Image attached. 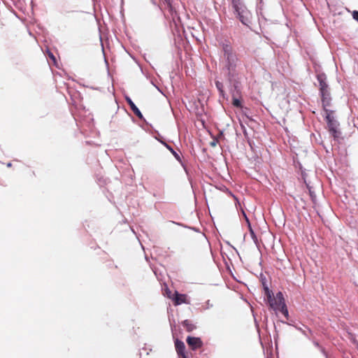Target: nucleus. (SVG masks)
I'll return each mask as SVG.
<instances>
[{
  "label": "nucleus",
  "instance_id": "13",
  "mask_svg": "<svg viewBox=\"0 0 358 358\" xmlns=\"http://www.w3.org/2000/svg\"><path fill=\"white\" fill-rule=\"evenodd\" d=\"M232 104L237 108H242L241 101L237 98H233Z\"/></svg>",
  "mask_w": 358,
  "mask_h": 358
},
{
  "label": "nucleus",
  "instance_id": "22",
  "mask_svg": "<svg viewBox=\"0 0 358 358\" xmlns=\"http://www.w3.org/2000/svg\"><path fill=\"white\" fill-rule=\"evenodd\" d=\"M169 296H173V294L170 291L167 292V296L169 297Z\"/></svg>",
  "mask_w": 358,
  "mask_h": 358
},
{
  "label": "nucleus",
  "instance_id": "25",
  "mask_svg": "<svg viewBox=\"0 0 358 358\" xmlns=\"http://www.w3.org/2000/svg\"><path fill=\"white\" fill-rule=\"evenodd\" d=\"M327 358H329V357H327Z\"/></svg>",
  "mask_w": 358,
  "mask_h": 358
},
{
  "label": "nucleus",
  "instance_id": "10",
  "mask_svg": "<svg viewBox=\"0 0 358 358\" xmlns=\"http://www.w3.org/2000/svg\"><path fill=\"white\" fill-rule=\"evenodd\" d=\"M277 310L281 312L286 317H287L288 310L285 301L280 303V306L277 308Z\"/></svg>",
  "mask_w": 358,
  "mask_h": 358
},
{
  "label": "nucleus",
  "instance_id": "18",
  "mask_svg": "<svg viewBox=\"0 0 358 358\" xmlns=\"http://www.w3.org/2000/svg\"><path fill=\"white\" fill-rule=\"evenodd\" d=\"M352 17L355 20L358 21V11L357 10H354L352 12Z\"/></svg>",
  "mask_w": 358,
  "mask_h": 358
},
{
  "label": "nucleus",
  "instance_id": "7",
  "mask_svg": "<svg viewBox=\"0 0 358 358\" xmlns=\"http://www.w3.org/2000/svg\"><path fill=\"white\" fill-rule=\"evenodd\" d=\"M169 298L172 299L174 302V305L178 306L182 303H187V296L185 294H179L178 292H175L173 294V296H169Z\"/></svg>",
  "mask_w": 358,
  "mask_h": 358
},
{
  "label": "nucleus",
  "instance_id": "5",
  "mask_svg": "<svg viewBox=\"0 0 358 358\" xmlns=\"http://www.w3.org/2000/svg\"><path fill=\"white\" fill-rule=\"evenodd\" d=\"M176 350L182 358H192V356L185 351V343L178 339L175 341Z\"/></svg>",
  "mask_w": 358,
  "mask_h": 358
},
{
  "label": "nucleus",
  "instance_id": "12",
  "mask_svg": "<svg viewBox=\"0 0 358 358\" xmlns=\"http://www.w3.org/2000/svg\"><path fill=\"white\" fill-rule=\"evenodd\" d=\"M162 143L164 145V146L169 150H170V152L173 155V156L178 159V160H180V156L176 152L174 151V150L169 145H168L165 142H162Z\"/></svg>",
  "mask_w": 358,
  "mask_h": 358
},
{
  "label": "nucleus",
  "instance_id": "20",
  "mask_svg": "<svg viewBox=\"0 0 358 358\" xmlns=\"http://www.w3.org/2000/svg\"><path fill=\"white\" fill-rule=\"evenodd\" d=\"M48 56L50 59H52L55 62H56V59H55V57L54 56V55L52 53V52H49L48 53Z\"/></svg>",
  "mask_w": 358,
  "mask_h": 358
},
{
  "label": "nucleus",
  "instance_id": "17",
  "mask_svg": "<svg viewBox=\"0 0 358 358\" xmlns=\"http://www.w3.org/2000/svg\"><path fill=\"white\" fill-rule=\"evenodd\" d=\"M250 235L252 236V238L253 239V241L257 243V238L255 234V232L253 231V230L252 229H250Z\"/></svg>",
  "mask_w": 358,
  "mask_h": 358
},
{
  "label": "nucleus",
  "instance_id": "11",
  "mask_svg": "<svg viewBox=\"0 0 358 358\" xmlns=\"http://www.w3.org/2000/svg\"><path fill=\"white\" fill-rule=\"evenodd\" d=\"M233 7L236 13V14L239 16L240 19H241V6L237 2H234ZM242 22H243V20H241Z\"/></svg>",
  "mask_w": 358,
  "mask_h": 358
},
{
  "label": "nucleus",
  "instance_id": "3",
  "mask_svg": "<svg viewBox=\"0 0 358 358\" xmlns=\"http://www.w3.org/2000/svg\"><path fill=\"white\" fill-rule=\"evenodd\" d=\"M317 80L320 84V91L322 96L323 106L325 108L329 104V93L328 91V85L326 82L327 77L325 74H318L317 76Z\"/></svg>",
  "mask_w": 358,
  "mask_h": 358
},
{
  "label": "nucleus",
  "instance_id": "23",
  "mask_svg": "<svg viewBox=\"0 0 358 358\" xmlns=\"http://www.w3.org/2000/svg\"><path fill=\"white\" fill-rule=\"evenodd\" d=\"M264 291L265 292V287H268L266 283L263 282Z\"/></svg>",
  "mask_w": 358,
  "mask_h": 358
},
{
  "label": "nucleus",
  "instance_id": "15",
  "mask_svg": "<svg viewBox=\"0 0 358 358\" xmlns=\"http://www.w3.org/2000/svg\"><path fill=\"white\" fill-rule=\"evenodd\" d=\"M308 191H309V194H310V196L312 199V201L313 202H315V195L314 194V192L312 190L311 187H310L308 185Z\"/></svg>",
  "mask_w": 358,
  "mask_h": 358
},
{
  "label": "nucleus",
  "instance_id": "14",
  "mask_svg": "<svg viewBox=\"0 0 358 358\" xmlns=\"http://www.w3.org/2000/svg\"><path fill=\"white\" fill-rule=\"evenodd\" d=\"M215 85L219 92L222 94L224 92L222 83L220 81H216Z\"/></svg>",
  "mask_w": 358,
  "mask_h": 358
},
{
  "label": "nucleus",
  "instance_id": "19",
  "mask_svg": "<svg viewBox=\"0 0 358 358\" xmlns=\"http://www.w3.org/2000/svg\"><path fill=\"white\" fill-rule=\"evenodd\" d=\"M320 350H321L322 353V354H323V355H324L327 358V357H328V354H327V351L325 350V349H324L323 347H322Z\"/></svg>",
  "mask_w": 358,
  "mask_h": 358
},
{
  "label": "nucleus",
  "instance_id": "16",
  "mask_svg": "<svg viewBox=\"0 0 358 358\" xmlns=\"http://www.w3.org/2000/svg\"><path fill=\"white\" fill-rule=\"evenodd\" d=\"M218 143V140L217 138H213L212 141L210 142V145L213 148H215Z\"/></svg>",
  "mask_w": 358,
  "mask_h": 358
},
{
  "label": "nucleus",
  "instance_id": "1",
  "mask_svg": "<svg viewBox=\"0 0 358 358\" xmlns=\"http://www.w3.org/2000/svg\"><path fill=\"white\" fill-rule=\"evenodd\" d=\"M222 51L224 53V68L228 71L229 77H234L236 74V68L239 59L229 43L223 44Z\"/></svg>",
  "mask_w": 358,
  "mask_h": 358
},
{
  "label": "nucleus",
  "instance_id": "21",
  "mask_svg": "<svg viewBox=\"0 0 358 358\" xmlns=\"http://www.w3.org/2000/svg\"><path fill=\"white\" fill-rule=\"evenodd\" d=\"M314 345H315L317 348H318L319 349H320V348H322V346H321V345L319 344V343H318V342H317V341H315V342H314Z\"/></svg>",
  "mask_w": 358,
  "mask_h": 358
},
{
  "label": "nucleus",
  "instance_id": "2",
  "mask_svg": "<svg viewBox=\"0 0 358 358\" xmlns=\"http://www.w3.org/2000/svg\"><path fill=\"white\" fill-rule=\"evenodd\" d=\"M265 297L269 304V306L273 309L277 310L280 306L281 303L285 301L283 294L282 292H278L276 296H274L271 290L268 287H265Z\"/></svg>",
  "mask_w": 358,
  "mask_h": 358
},
{
  "label": "nucleus",
  "instance_id": "8",
  "mask_svg": "<svg viewBox=\"0 0 358 358\" xmlns=\"http://www.w3.org/2000/svg\"><path fill=\"white\" fill-rule=\"evenodd\" d=\"M126 101L127 103L129 105L131 110L133 111V113L140 119L143 118V115L141 112L139 110V109L136 107V106L134 104V103L132 101V100L129 97H126Z\"/></svg>",
  "mask_w": 358,
  "mask_h": 358
},
{
  "label": "nucleus",
  "instance_id": "24",
  "mask_svg": "<svg viewBox=\"0 0 358 358\" xmlns=\"http://www.w3.org/2000/svg\"><path fill=\"white\" fill-rule=\"evenodd\" d=\"M7 166H8V167H10V166H11V164H10V163H8Z\"/></svg>",
  "mask_w": 358,
  "mask_h": 358
},
{
  "label": "nucleus",
  "instance_id": "6",
  "mask_svg": "<svg viewBox=\"0 0 358 358\" xmlns=\"http://www.w3.org/2000/svg\"><path fill=\"white\" fill-rule=\"evenodd\" d=\"M186 341H187L188 346L192 350H196L197 349H199L203 345L202 341L201 340L200 338H198V337L188 336L187 338Z\"/></svg>",
  "mask_w": 358,
  "mask_h": 358
},
{
  "label": "nucleus",
  "instance_id": "4",
  "mask_svg": "<svg viewBox=\"0 0 358 358\" xmlns=\"http://www.w3.org/2000/svg\"><path fill=\"white\" fill-rule=\"evenodd\" d=\"M326 113V120L329 132L334 138H338L340 136V131L338 129V123L335 120L333 113L334 111L324 109Z\"/></svg>",
  "mask_w": 358,
  "mask_h": 358
},
{
  "label": "nucleus",
  "instance_id": "9",
  "mask_svg": "<svg viewBox=\"0 0 358 358\" xmlns=\"http://www.w3.org/2000/svg\"><path fill=\"white\" fill-rule=\"evenodd\" d=\"M182 325L183 326V327L186 329L187 331L188 332H192L193 331L194 329H196V326L195 324H194L192 321L189 320H184L182 322Z\"/></svg>",
  "mask_w": 358,
  "mask_h": 358
}]
</instances>
